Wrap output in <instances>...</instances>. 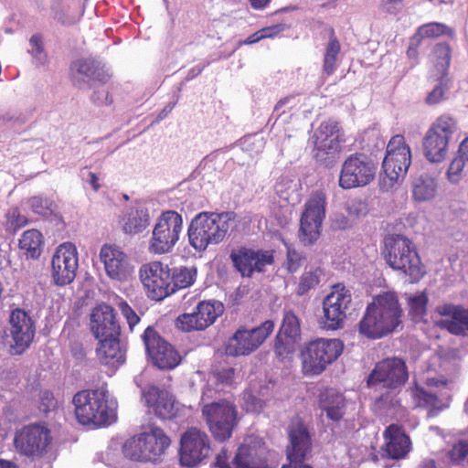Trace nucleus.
<instances>
[{
    "label": "nucleus",
    "instance_id": "1",
    "mask_svg": "<svg viewBox=\"0 0 468 468\" xmlns=\"http://www.w3.org/2000/svg\"><path fill=\"white\" fill-rule=\"evenodd\" d=\"M402 310L393 292L373 298L359 322V333L369 339H378L393 332L401 323Z\"/></svg>",
    "mask_w": 468,
    "mask_h": 468
},
{
    "label": "nucleus",
    "instance_id": "2",
    "mask_svg": "<svg viewBox=\"0 0 468 468\" xmlns=\"http://www.w3.org/2000/svg\"><path fill=\"white\" fill-rule=\"evenodd\" d=\"M235 228V216L231 212H200L188 226L189 245L198 252L205 251L209 245L222 242Z\"/></svg>",
    "mask_w": 468,
    "mask_h": 468
},
{
    "label": "nucleus",
    "instance_id": "3",
    "mask_svg": "<svg viewBox=\"0 0 468 468\" xmlns=\"http://www.w3.org/2000/svg\"><path fill=\"white\" fill-rule=\"evenodd\" d=\"M72 403L75 417L83 426L104 427L115 419V404L106 386L78 391Z\"/></svg>",
    "mask_w": 468,
    "mask_h": 468
},
{
    "label": "nucleus",
    "instance_id": "4",
    "mask_svg": "<svg viewBox=\"0 0 468 468\" xmlns=\"http://www.w3.org/2000/svg\"><path fill=\"white\" fill-rule=\"evenodd\" d=\"M387 263L418 282L425 273L419 254L411 240L402 235H392L385 239L383 251Z\"/></svg>",
    "mask_w": 468,
    "mask_h": 468
},
{
    "label": "nucleus",
    "instance_id": "5",
    "mask_svg": "<svg viewBox=\"0 0 468 468\" xmlns=\"http://www.w3.org/2000/svg\"><path fill=\"white\" fill-rule=\"evenodd\" d=\"M201 413L212 437L219 442L231 438L239 421L237 406L228 399L204 404Z\"/></svg>",
    "mask_w": 468,
    "mask_h": 468
},
{
    "label": "nucleus",
    "instance_id": "6",
    "mask_svg": "<svg viewBox=\"0 0 468 468\" xmlns=\"http://www.w3.org/2000/svg\"><path fill=\"white\" fill-rule=\"evenodd\" d=\"M344 349L339 339L317 338L305 345L302 351V371L307 378L320 375L335 361Z\"/></svg>",
    "mask_w": 468,
    "mask_h": 468
},
{
    "label": "nucleus",
    "instance_id": "7",
    "mask_svg": "<svg viewBox=\"0 0 468 468\" xmlns=\"http://www.w3.org/2000/svg\"><path fill=\"white\" fill-rule=\"evenodd\" d=\"M184 228L183 217L175 210L163 211L156 218L149 239L152 254L170 253L180 239Z\"/></svg>",
    "mask_w": 468,
    "mask_h": 468
},
{
    "label": "nucleus",
    "instance_id": "8",
    "mask_svg": "<svg viewBox=\"0 0 468 468\" xmlns=\"http://www.w3.org/2000/svg\"><path fill=\"white\" fill-rule=\"evenodd\" d=\"M456 120L449 114L439 116L429 127L423 139V154L431 163L443 161L449 150V142L456 133Z\"/></svg>",
    "mask_w": 468,
    "mask_h": 468
},
{
    "label": "nucleus",
    "instance_id": "9",
    "mask_svg": "<svg viewBox=\"0 0 468 468\" xmlns=\"http://www.w3.org/2000/svg\"><path fill=\"white\" fill-rule=\"evenodd\" d=\"M411 163V152L402 135L393 136L387 145L386 155L382 163L384 176L382 188L389 190L395 184L400 183L406 176Z\"/></svg>",
    "mask_w": 468,
    "mask_h": 468
},
{
    "label": "nucleus",
    "instance_id": "10",
    "mask_svg": "<svg viewBox=\"0 0 468 468\" xmlns=\"http://www.w3.org/2000/svg\"><path fill=\"white\" fill-rule=\"evenodd\" d=\"M287 433L290 442L286 448L288 463L282 468H313L305 463L312 451V438L308 427L300 416L291 419Z\"/></svg>",
    "mask_w": 468,
    "mask_h": 468
},
{
    "label": "nucleus",
    "instance_id": "11",
    "mask_svg": "<svg viewBox=\"0 0 468 468\" xmlns=\"http://www.w3.org/2000/svg\"><path fill=\"white\" fill-rule=\"evenodd\" d=\"M326 204V195L322 190L312 193L306 201L299 230V239L303 245H312L320 237Z\"/></svg>",
    "mask_w": 468,
    "mask_h": 468
},
{
    "label": "nucleus",
    "instance_id": "12",
    "mask_svg": "<svg viewBox=\"0 0 468 468\" xmlns=\"http://www.w3.org/2000/svg\"><path fill=\"white\" fill-rule=\"evenodd\" d=\"M274 323L266 320L261 325L254 328H239L226 346V353L229 356H245L258 349L272 333Z\"/></svg>",
    "mask_w": 468,
    "mask_h": 468
},
{
    "label": "nucleus",
    "instance_id": "13",
    "mask_svg": "<svg viewBox=\"0 0 468 468\" xmlns=\"http://www.w3.org/2000/svg\"><path fill=\"white\" fill-rule=\"evenodd\" d=\"M210 450L207 434L198 428H188L180 438V463L184 467H194L208 457Z\"/></svg>",
    "mask_w": 468,
    "mask_h": 468
},
{
    "label": "nucleus",
    "instance_id": "14",
    "mask_svg": "<svg viewBox=\"0 0 468 468\" xmlns=\"http://www.w3.org/2000/svg\"><path fill=\"white\" fill-rule=\"evenodd\" d=\"M140 279L148 296L161 301L174 293L170 287L171 272L167 265L160 261H152L140 268Z\"/></svg>",
    "mask_w": 468,
    "mask_h": 468
},
{
    "label": "nucleus",
    "instance_id": "15",
    "mask_svg": "<svg viewBox=\"0 0 468 468\" xmlns=\"http://www.w3.org/2000/svg\"><path fill=\"white\" fill-rule=\"evenodd\" d=\"M348 290L340 284L335 285L331 292L323 301V327L327 330H337L344 327L346 310L351 303Z\"/></svg>",
    "mask_w": 468,
    "mask_h": 468
},
{
    "label": "nucleus",
    "instance_id": "16",
    "mask_svg": "<svg viewBox=\"0 0 468 468\" xmlns=\"http://www.w3.org/2000/svg\"><path fill=\"white\" fill-rule=\"evenodd\" d=\"M51 442L50 431L44 426L31 424L17 431L14 438L16 450L27 457L42 456Z\"/></svg>",
    "mask_w": 468,
    "mask_h": 468
},
{
    "label": "nucleus",
    "instance_id": "17",
    "mask_svg": "<svg viewBox=\"0 0 468 468\" xmlns=\"http://www.w3.org/2000/svg\"><path fill=\"white\" fill-rule=\"evenodd\" d=\"M375 173V165L367 157L362 154L350 155L342 165L339 186L351 189L367 186L374 179Z\"/></svg>",
    "mask_w": 468,
    "mask_h": 468
},
{
    "label": "nucleus",
    "instance_id": "18",
    "mask_svg": "<svg viewBox=\"0 0 468 468\" xmlns=\"http://www.w3.org/2000/svg\"><path fill=\"white\" fill-rule=\"evenodd\" d=\"M79 258L76 246L71 242L60 244L51 261V277L58 286L71 283L77 273Z\"/></svg>",
    "mask_w": 468,
    "mask_h": 468
},
{
    "label": "nucleus",
    "instance_id": "19",
    "mask_svg": "<svg viewBox=\"0 0 468 468\" xmlns=\"http://www.w3.org/2000/svg\"><path fill=\"white\" fill-rule=\"evenodd\" d=\"M229 259L242 277L250 278L254 272H262L265 267L273 263V251L254 250L245 246L233 249Z\"/></svg>",
    "mask_w": 468,
    "mask_h": 468
},
{
    "label": "nucleus",
    "instance_id": "20",
    "mask_svg": "<svg viewBox=\"0 0 468 468\" xmlns=\"http://www.w3.org/2000/svg\"><path fill=\"white\" fill-rule=\"evenodd\" d=\"M142 339L148 356L158 368L173 369L180 363L178 353L153 327L144 330Z\"/></svg>",
    "mask_w": 468,
    "mask_h": 468
},
{
    "label": "nucleus",
    "instance_id": "21",
    "mask_svg": "<svg viewBox=\"0 0 468 468\" xmlns=\"http://www.w3.org/2000/svg\"><path fill=\"white\" fill-rule=\"evenodd\" d=\"M340 127L336 121L330 119L322 122L309 139L315 158L323 162L326 156L337 153L340 150Z\"/></svg>",
    "mask_w": 468,
    "mask_h": 468
},
{
    "label": "nucleus",
    "instance_id": "22",
    "mask_svg": "<svg viewBox=\"0 0 468 468\" xmlns=\"http://www.w3.org/2000/svg\"><path fill=\"white\" fill-rule=\"evenodd\" d=\"M223 311L224 306L220 302H200L195 312L178 316L176 326L186 332L204 330L212 324Z\"/></svg>",
    "mask_w": 468,
    "mask_h": 468
},
{
    "label": "nucleus",
    "instance_id": "23",
    "mask_svg": "<svg viewBox=\"0 0 468 468\" xmlns=\"http://www.w3.org/2000/svg\"><path fill=\"white\" fill-rule=\"evenodd\" d=\"M300 332L299 318L292 311L285 312L275 339L274 352L277 357L283 360L295 351Z\"/></svg>",
    "mask_w": 468,
    "mask_h": 468
},
{
    "label": "nucleus",
    "instance_id": "24",
    "mask_svg": "<svg viewBox=\"0 0 468 468\" xmlns=\"http://www.w3.org/2000/svg\"><path fill=\"white\" fill-rule=\"evenodd\" d=\"M9 324L7 336H10L13 342L10 346L15 349L16 354H21L29 346L34 338V323L24 310L16 309L10 314Z\"/></svg>",
    "mask_w": 468,
    "mask_h": 468
},
{
    "label": "nucleus",
    "instance_id": "25",
    "mask_svg": "<svg viewBox=\"0 0 468 468\" xmlns=\"http://www.w3.org/2000/svg\"><path fill=\"white\" fill-rule=\"evenodd\" d=\"M100 259L106 274L112 280L126 281L133 272V266L128 256L117 246L103 245L100 251Z\"/></svg>",
    "mask_w": 468,
    "mask_h": 468
},
{
    "label": "nucleus",
    "instance_id": "26",
    "mask_svg": "<svg viewBox=\"0 0 468 468\" xmlns=\"http://www.w3.org/2000/svg\"><path fill=\"white\" fill-rule=\"evenodd\" d=\"M90 328L99 340L119 337L121 328L116 321L114 310L104 304L96 307L90 315Z\"/></svg>",
    "mask_w": 468,
    "mask_h": 468
},
{
    "label": "nucleus",
    "instance_id": "27",
    "mask_svg": "<svg viewBox=\"0 0 468 468\" xmlns=\"http://www.w3.org/2000/svg\"><path fill=\"white\" fill-rule=\"evenodd\" d=\"M437 313L444 317L439 324L455 335L468 336V309L461 305L444 303L437 306Z\"/></svg>",
    "mask_w": 468,
    "mask_h": 468
},
{
    "label": "nucleus",
    "instance_id": "28",
    "mask_svg": "<svg viewBox=\"0 0 468 468\" xmlns=\"http://www.w3.org/2000/svg\"><path fill=\"white\" fill-rule=\"evenodd\" d=\"M386 440L382 447L383 456L392 460H399L406 457L411 450V441L405 433L402 426L390 424L384 431Z\"/></svg>",
    "mask_w": 468,
    "mask_h": 468
},
{
    "label": "nucleus",
    "instance_id": "29",
    "mask_svg": "<svg viewBox=\"0 0 468 468\" xmlns=\"http://www.w3.org/2000/svg\"><path fill=\"white\" fill-rule=\"evenodd\" d=\"M145 462H157L169 447L171 440L165 431L156 426H151L148 432L139 434Z\"/></svg>",
    "mask_w": 468,
    "mask_h": 468
},
{
    "label": "nucleus",
    "instance_id": "30",
    "mask_svg": "<svg viewBox=\"0 0 468 468\" xmlns=\"http://www.w3.org/2000/svg\"><path fill=\"white\" fill-rule=\"evenodd\" d=\"M411 398L417 407L429 410L430 416H436L450 405L451 396L440 399L438 395L414 382L410 389Z\"/></svg>",
    "mask_w": 468,
    "mask_h": 468
},
{
    "label": "nucleus",
    "instance_id": "31",
    "mask_svg": "<svg viewBox=\"0 0 468 468\" xmlns=\"http://www.w3.org/2000/svg\"><path fill=\"white\" fill-rule=\"evenodd\" d=\"M406 365L399 358H387L378 362L367 380H408Z\"/></svg>",
    "mask_w": 468,
    "mask_h": 468
},
{
    "label": "nucleus",
    "instance_id": "32",
    "mask_svg": "<svg viewBox=\"0 0 468 468\" xmlns=\"http://www.w3.org/2000/svg\"><path fill=\"white\" fill-rule=\"evenodd\" d=\"M70 69L72 78L77 81L105 80L100 62L93 58L77 59L72 62Z\"/></svg>",
    "mask_w": 468,
    "mask_h": 468
},
{
    "label": "nucleus",
    "instance_id": "33",
    "mask_svg": "<svg viewBox=\"0 0 468 468\" xmlns=\"http://www.w3.org/2000/svg\"><path fill=\"white\" fill-rule=\"evenodd\" d=\"M320 408L333 421H339L345 415L346 399L342 394L326 390L320 395Z\"/></svg>",
    "mask_w": 468,
    "mask_h": 468
},
{
    "label": "nucleus",
    "instance_id": "34",
    "mask_svg": "<svg viewBox=\"0 0 468 468\" xmlns=\"http://www.w3.org/2000/svg\"><path fill=\"white\" fill-rule=\"evenodd\" d=\"M150 216L146 208L141 206L128 208L122 218V229L126 234L142 232L149 225Z\"/></svg>",
    "mask_w": 468,
    "mask_h": 468
},
{
    "label": "nucleus",
    "instance_id": "35",
    "mask_svg": "<svg viewBox=\"0 0 468 468\" xmlns=\"http://www.w3.org/2000/svg\"><path fill=\"white\" fill-rule=\"evenodd\" d=\"M97 352L101 363L105 365L116 367L125 360L124 353L120 346L119 337L104 338V340L100 341Z\"/></svg>",
    "mask_w": 468,
    "mask_h": 468
},
{
    "label": "nucleus",
    "instance_id": "36",
    "mask_svg": "<svg viewBox=\"0 0 468 468\" xmlns=\"http://www.w3.org/2000/svg\"><path fill=\"white\" fill-rule=\"evenodd\" d=\"M234 468H269L266 458L250 445H240L233 459Z\"/></svg>",
    "mask_w": 468,
    "mask_h": 468
},
{
    "label": "nucleus",
    "instance_id": "37",
    "mask_svg": "<svg viewBox=\"0 0 468 468\" xmlns=\"http://www.w3.org/2000/svg\"><path fill=\"white\" fill-rule=\"evenodd\" d=\"M451 58L452 51L448 44L439 43L435 45L431 56V61L434 67V75L448 76Z\"/></svg>",
    "mask_w": 468,
    "mask_h": 468
},
{
    "label": "nucleus",
    "instance_id": "38",
    "mask_svg": "<svg viewBox=\"0 0 468 468\" xmlns=\"http://www.w3.org/2000/svg\"><path fill=\"white\" fill-rule=\"evenodd\" d=\"M42 234L34 229L25 231L19 239L20 249L26 251L27 258H38L42 251Z\"/></svg>",
    "mask_w": 468,
    "mask_h": 468
},
{
    "label": "nucleus",
    "instance_id": "39",
    "mask_svg": "<svg viewBox=\"0 0 468 468\" xmlns=\"http://www.w3.org/2000/svg\"><path fill=\"white\" fill-rule=\"evenodd\" d=\"M437 191V183L433 177L424 174L416 178L413 184V197L418 201L432 199Z\"/></svg>",
    "mask_w": 468,
    "mask_h": 468
},
{
    "label": "nucleus",
    "instance_id": "40",
    "mask_svg": "<svg viewBox=\"0 0 468 468\" xmlns=\"http://www.w3.org/2000/svg\"><path fill=\"white\" fill-rule=\"evenodd\" d=\"M197 277V269L188 267H180L173 270L171 273L170 287L174 293L180 290L191 286Z\"/></svg>",
    "mask_w": 468,
    "mask_h": 468
},
{
    "label": "nucleus",
    "instance_id": "41",
    "mask_svg": "<svg viewBox=\"0 0 468 468\" xmlns=\"http://www.w3.org/2000/svg\"><path fill=\"white\" fill-rule=\"evenodd\" d=\"M409 312L415 322L420 321L427 311L428 296L425 292H417L407 295Z\"/></svg>",
    "mask_w": 468,
    "mask_h": 468
},
{
    "label": "nucleus",
    "instance_id": "42",
    "mask_svg": "<svg viewBox=\"0 0 468 468\" xmlns=\"http://www.w3.org/2000/svg\"><path fill=\"white\" fill-rule=\"evenodd\" d=\"M453 33V29L447 27L445 24L431 22L420 26L418 28L417 33L414 36V38L420 40L422 38L438 37L442 35L452 37Z\"/></svg>",
    "mask_w": 468,
    "mask_h": 468
},
{
    "label": "nucleus",
    "instance_id": "43",
    "mask_svg": "<svg viewBox=\"0 0 468 468\" xmlns=\"http://www.w3.org/2000/svg\"><path fill=\"white\" fill-rule=\"evenodd\" d=\"M340 52V44L338 40L332 36L327 44L324 58V72L326 75L333 74L337 68L338 55Z\"/></svg>",
    "mask_w": 468,
    "mask_h": 468
},
{
    "label": "nucleus",
    "instance_id": "44",
    "mask_svg": "<svg viewBox=\"0 0 468 468\" xmlns=\"http://www.w3.org/2000/svg\"><path fill=\"white\" fill-rule=\"evenodd\" d=\"M322 274L323 270L320 267L311 268L309 271L306 270L300 278L297 293L303 295L311 289H314L319 283Z\"/></svg>",
    "mask_w": 468,
    "mask_h": 468
},
{
    "label": "nucleus",
    "instance_id": "45",
    "mask_svg": "<svg viewBox=\"0 0 468 468\" xmlns=\"http://www.w3.org/2000/svg\"><path fill=\"white\" fill-rule=\"evenodd\" d=\"M438 80V84L430 91L426 97V103L429 105H435L440 103L445 99V93L451 87V80L448 76L434 75Z\"/></svg>",
    "mask_w": 468,
    "mask_h": 468
},
{
    "label": "nucleus",
    "instance_id": "46",
    "mask_svg": "<svg viewBox=\"0 0 468 468\" xmlns=\"http://www.w3.org/2000/svg\"><path fill=\"white\" fill-rule=\"evenodd\" d=\"M144 444L145 443L141 442L140 436L135 435L124 442L122 446V452L124 456L131 461L145 462L142 448Z\"/></svg>",
    "mask_w": 468,
    "mask_h": 468
},
{
    "label": "nucleus",
    "instance_id": "47",
    "mask_svg": "<svg viewBox=\"0 0 468 468\" xmlns=\"http://www.w3.org/2000/svg\"><path fill=\"white\" fill-rule=\"evenodd\" d=\"M154 411L156 416L164 420H170L176 416L175 399L168 392L164 393V396L158 400L154 407Z\"/></svg>",
    "mask_w": 468,
    "mask_h": 468
},
{
    "label": "nucleus",
    "instance_id": "48",
    "mask_svg": "<svg viewBox=\"0 0 468 468\" xmlns=\"http://www.w3.org/2000/svg\"><path fill=\"white\" fill-rule=\"evenodd\" d=\"M30 208L38 215L48 216L53 212V202L46 197H33L28 200Z\"/></svg>",
    "mask_w": 468,
    "mask_h": 468
},
{
    "label": "nucleus",
    "instance_id": "49",
    "mask_svg": "<svg viewBox=\"0 0 468 468\" xmlns=\"http://www.w3.org/2000/svg\"><path fill=\"white\" fill-rule=\"evenodd\" d=\"M466 165H468V163L457 154L451 161L447 170V177L449 181L452 183H458L462 178L463 171Z\"/></svg>",
    "mask_w": 468,
    "mask_h": 468
},
{
    "label": "nucleus",
    "instance_id": "50",
    "mask_svg": "<svg viewBox=\"0 0 468 468\" xmlns=\"http://www.w3.org/2000/svg\"><path fill=\"white\" fill-rule=\"evenodd\" d=\"M242 150L249 152L250 155L261 153L264 147L263 138L258 135H248L240 141Z\"/></svg>",
    "mask_w": 468,
    "mask_h": 468
},
{
    "label": "nucleus",
    "instance_id": "51",
    "mask_svg": "<svg viewBox=\"0 0 468 468\" xmlns=\"http://www.w3.org/2000/svg\"><path fill=\"white\" fill-rule=\"evenodd\" d=\"M27 222L25 216L21 215L16 207H12L6 214V228L9 231L16 232Z\"/></svg>",
    "mask_w": 468,
    "mask_h": 468
},
{
    "label": "nucleus",
    "instance_id": "52",
    "mask_svg": "<svg viewBox=\"0 0 468 468\" xmlns=\"http://www.w3.org/2000/svg\"><path fill=\"white\" fill-rule=\"evenodd\" d=\"M142 399L144 401L145 405L149 408L154 409L161 397L164 396V393H166V390H162L157 388L154 385H149L147 388H142Z\"/></svg>",
    "mask_w": 468,
    "mask_h": 468
},
{
    "label": "nucleus",
    "instance_id": "53",
    "mask_svg": "<svg viewBox=\"0 0 468 468\" xmlns=\"http://www.w3.org/2000/svg\"><path fill=\"white\" fill-rule=\"evenodd\" d=\"M31 47L29 52L32 57L39 63L43 64L46 60V53L43 48V41L40 35H33L29 39Z\"/></svg>",
    "mask_w": 468,
    "mask_h": 468
},
{
    "label": "nucleus",
    "instance_id": "54",
    "mask_svg": "<svg viewBox=\"0 0 468 468\" xmlns=\"http://www.w3.org/2000/svg\"><path fill=\"white\" fill-rule=\"evenodd\" d=\"M450 459L456 464L462 463L468 457V442L459 441L449 452Z\"/></svg>",
    "mask_w": 468,
    "mask_h": 468
},
{
    "label": "nucleus",
    "instance_id": "55",
    "mask_svg": "<svg viewBox=\"0 0 468 468\" xmlns=\"http://www.w3.org/2000/svg\"><path fill=\"white\" fill-rule=\"evenodd\" d=\"M346 210L351 218H359L367 214V206L362 200L353 199L346 204Z\"/></svg>",
    "mask_w": 468,
    "mask_h": 468
},
{
    "label": "nucleus",
    "instance_id": "56",
    "mask_svg": "<svg viewBox=\"0 0 468 468\" xmlns=\"http://www.w3.org/2000/svg\"><path fill=\"white\" fill-rule=\"evenodd\" d=\"M303 261V257L301 252L288 247L287 248V261L285 263L286 269L289 272L293 273L299 270Z\"/></svg>",
    "mask_w": 468,
    "mask_h": 468
},
{
    "label": "nucleus",
    "instance_id": "57",
    "mask_svg": "<svg viewBox=\"0 0 468 468\" xmlns=\"http://www.w3.org/2000/svg\"><path fill=\"white\" fill-rule=\"evenodd\" d=\"M225 382H213L212 385H207L202 393V400L208 403L210 400L217 401L220 399L222 386Z\"/></svg>",
    "mask_w": 468,
    "mask_h": 468
},
{
    "label": "nucleus",
    "instance_id": "58",
    "mask_svg": "<svg viewBox=\"0 0 468 468\" xmlns=\"http://www.w3.org/2000/svg\"><path fill=\"white\" fill-rule=\"evenodd\" d=\"M244 407L247 411L256 412L263 409L265 403L254 396L250 391H245L242 396Z\"/></svg>",
    "mask_w": 468,
    "mask_h": 468
},
{
    "label": "nucleus",
    "instance_id": "59",
    "mask_svg": "<svg viewBox=\"0 0 468 468\" xmlns=\"http://www.w3.org/2000/svg\"><path fill=\"white\" fill-rule=\"evenodd\" d=\"M118 307L122 314L125 317L127 324L131 330L139 323L140 318L136 313L131 308V306L124 301H121L118 303Z\"/></svg>",
    "mask_w": 468,
    "mask_h": 468
},
{
    "label": "nucleus",
    "instance_id": "60",
    "mask_svg": "<svg viewBox=\"0 0 468 468\" xmlns=\"http://www.w3.org/2000/svg\"><path fill=\"white\" fill-rule=\"evenodd\" d=\"M296 105V97L289 96L283 99H281L274 107L271 118L275 117L277 120L283 114L286 110H292Z\"/></svg>",
    "mask_w": 468,
    "mask_h": 468
},
{
    "label": "nucleus",
    "instance_id": "61",
    "mask_svg": "<svg viewBox=\"0 0 468 468\" xmlns=\"http://www.w3.org/2000/svg\"><path fill=\"white\" fill-rule=\"evenodd\" d=\"M296 187V184L292 181L282 178L279 182L276 183L274 189L278 196L284 200L289 199V191L294 190Z\"/></svg>",
    "mask_w": 468,
    "mask_h": 468
},
{
    "label": "nucleus",
    "instance_id": "62",
    "mask_svg": "<svg viewBox=\"0 0 468 468\" xmlns=\"http://www.w3.org/2000/svg\"><path fill=\"white\" fill-rule=\"evenodd\" d=\"M92 101L99 105H110L112 102V97L109 91L102 86L97 88L91 96Z\"/></svg>",
    "mask_w": 468,
    "mask_h": 468
},
{
    "label": "nucleus",
    "instance_id": "63",
    "mask_svg": "<svg viewBox=\"0 0 468 468\" xmlns=\"http://www.w3.org/2000/svg\"><path fill=\"white\" fill-rule=\"evenodd\" d=\"M289 27L284 23H280L276 25H272L270 27H266L261 29L262 33L263 39L264 38H274L278 37L282 32L287 29Z\"/></svg>",
    "mask_w": 468,
    "mask_h": 468
},
{
    "label": "nucleus",
    "instance_id": "64",
    "mask_svg": "<svg viewBox=\"0 0 468 468\" xmlns=\"http://www.w3.org/2000/svg\"><path fill=\"white\" fill-rule=\"evenodd\" d=\"M214 466L216 468H231L229 463V455L228 451L226 449H222L216 456V460L214 463Z\"/></svg>",
    "mask_w": 468,
    "mask_h": 468
}]
</instances>
